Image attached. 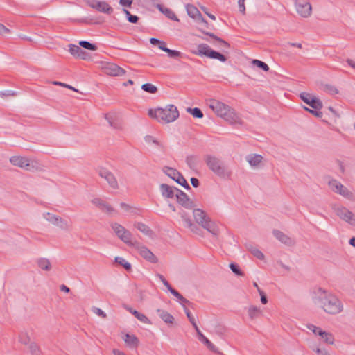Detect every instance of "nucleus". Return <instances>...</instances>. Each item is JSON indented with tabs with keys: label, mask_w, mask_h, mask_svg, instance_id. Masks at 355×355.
<instances>
[{
	"label": "nucleus",
	"mask_w": 355,
	"mask_h": 355,
	"mask_svg": "<svg viewBox=\"0 0 355 355\" xmlns=\"http://www.w3.org/2000/svg\"><path fill=\"white\" fill-rule=\"evenodd\" d=\"M313 303L321 308L324 312L336 315L343 310L342 302L333 293L322 288H318L312 292Z\"/></svg>",
	"instance_id": "1"
},
{
	"label": "nucleus",
	"mask_w": 355,
	"mask_h": 355,
	"mask_svg": "<svg viewBox=\"0 0 355 355\" xmlns=\"http://www.w3.org/2000/svg\"><path fill=\"white\" fill-rule=\"evenodd\" d=\"M150 118L157 120L159 123H169L175 121L179 117V111L174 105H168L164 108L157 107L148 110Z\"/></svg>",
	"instance_id": "2"
},
{
	"label": "nucleus",
	"mask_w": 355,
	"mask_h": 355,
	"mask_svg": "<svg viewBox=\"0 0 355 355\" xmlns=\"http://www.w3.org/2000/svg\"><path fill=\"white\" fill-rule=\"evenodd\" d=\"M204 159L208 168L216 175L223 179L230 178L232 174L231 171L218 157L214 155H207L205 156Z\"/></svg>",
	"instance_id": "3"
},
{
	"label": "nucleus",
	"mask_w": 355,
	"mask_h": 355,
	"mask_svg": "<svg viewBox=\"0 0 355 355\" xmlns=\"http://www.w3.org/2000/svg\"><path fill=\"white\" fill-rule=\"evenodd\" d=\"M195 54L199 56H206L209 58L218 60L222 62L227 60V58L222 53L211 49L207 44H200L197 46V51Z\"/></svg>",
	"instance_id": "4"
},
{
	"label": "nucleus",
	"mask_w": 355,
	"mask_h": 355,
	"mask_svg": "<svg viewBox=\"0 0 355 355\" xmlns=\"http://www.w3.org/2000/svg\"><path fill=\"white\" fill-rule=\"evenodd\" d=\"M162 171L166 175L175 181L180 185L182 186L185 189H191V187L187 182L186 179L177 169L168 166H164Z\"/></svg>",
	"instance_id": "5"
},
{
	"label": "nucleus",
	"mask_w": 355,
	"mask_h": 355,
	"mask_svg": "<svg viewBox=\"0 0 355 355\" xmlns=\"http://www.w3.org/2000/svg\"><path fill=\"white\" fill-rule=\"evenodd\" d=\"M116 236L129 246H135V243L132 240V234L121 225L114 223L111 225Z\"/></svg>",
	"instance_id": "6"
},
{
	"label": "nucleus",
	"mask_w": 355,
	"mask_h": 355,
	"mask_svg": "<svg viewBox=\"0 0 355 355\" xmlns=\"http://www.w3.org/2000/svg\"><path fill=\"white\" fill-rule=\"evenodd\" d=\"M336 214L343 220L355 227V214L345 207L334 208Z\"/></svg>",
	"instance_id": "7"
},
{
	"label": "nucleus",
	"mask_w": 355,
	"mask_h": 355,
	"mask_svg": "<svg viewBox=\"0 0 355 355\" xmlns=\"http://www.w3.org/2000/svg\"><path fill=\"white\" fill-rule=\"evenodd\" d=\"M87 4L98 12L110 15L113 12V8L106 2L98 0H87Z\"/></svg>",
	"instance_id": "8"
},
{
	"label": "nucleus",
	"mask_w": 355,
	"mask_h": 355,
	"mask_svg": "<svg viewBox=\"0 0 355 355\" xmlns=\"http://www.w3.org/2000/svg\"><path fill=\"white\" fill-rule=\"evenodd\" d=\"M295 8L297 13L302 17L311 15L312 8L308 0H295Z\"/></svg>",
	"instance_id": "9"
},
{
	"label": "nucleus",
	"mask_w": 355,
	"mask_h": 355,
	"mask_svg": "<svg viewBox=\"0 0 355 355\" xmlns=\"http://www.w3.org/2000/svg\"><path fill=\"white\" fill-rule=\"evenodd\" d=\"M300 98L308 105L313 109L322 108V102L316 96L306 92H302L300 94Z\"/></svg>",
	"instance_id": "10"
},
{
	"label": "nucleus",
	"mask_w": 355,
	"mask_h": 355,
	"mask_svg": "<svg viewBox=\"0 0 355 355\" xmlns=\"http://www.w3.org/2000/svg\"><path fill=\"white\" fill-rule=\"evenodd\" d=\"M135 243L136 248L139 252V254L146 260L152 263H156L158 262V259L157 257L146 246L141 245L137 241H134Z\"/></svg>",
	"instance_id": "11"
},
{
	"label": "nucleus",
	"mask_w": 355,
	"mask_h": 355,
	"mask_svg": "<svg viewBox=\"0 0 355 355\" xmlns=\"http://www.w3.org/2000/svg\"><path fill=\"white\" fill-rule=\"evenodd\" d=\"M98 174L100 177L105 179L112 189H117L119 188L118 182L114 175L109 170L101 167L98 169Z\"/></svg>",
	"instance_id": "12"
},
{
	"label": "nucleus",
	"mask_w": 355,
	"mask_h": 355,
	"mask_svg": "<svg viewBox=\"0 0 355 355\" xmlns=\"http://www.w3.org/2000/svg\"><path fill=\"white\" fill-rule=\"evenodd\" d=\"M44 217L47 221H49V223H52L54 225L59 227L62 230H67L70 227L67 220L57 215L47 212L46 214H45Z\"/></svg>",
	"instance_id": "13"
},
{
	"label": "nucleus",
	"mask_w": 355,
	"mask_h": 355,
	"mask_svg": "<svg viewBox=\"0 0 355 355\" xmlns=\"http://www.w3.org/2000/svg\"><path fill=\"white\" fill-rule=\"evenodd\" d=\"M175 197L177 202L187 209H191L194 204L188 195L178 188H175Z\"/></svg>",
	"instance_id": "14"
},
{
	"label": "nucleus",
	"mask_w": 355,
	"mask_h": 355,
	"mask_svg": "<svg viewBox=\"0 0 355 355\" xmlns=\"http://www.w3.org/2000/svg\"><path fill=\"white\" fill-rule=\"evenodd\" d=\"M105 73L112 76H121L125 74V71L114 63H107L103 67Z\"/></svg>",
	"instance_id": "15"
},
{
	"label": "nucleus",
	"mask_w": 355,
	"mask_h": 355,
	"mask_svg": "<svg viewBox=\"0 0 355 355\" xmlns=\"http://www.w3.org/2000/svg\"><path fill=\"white\" fill-rule=\"evenodd\" d=\"M10 163L19 168L30 171L32 168L28 158L22 156H12L10 158Z\"/></svg>",
	"instance_id": "16"
},
{
	"label": "nucleus",
	"mask_w": 355,
	"mask_h": 355,
	"mask_svg": "<svg viewBox=\"0 0 355 355\" xmlns=\"http://www.w3.org/2000/svg\"><path fill=\"white\" fill-rule=\"evenodd\" d=\"M209 107L221 118L224 112L229 110V106L227 105L216 100H211Z\"/></svg>",
	"instance_id": "17"
},
{
	"label": "nucleus",
	"mask_w": 355,
	"mask_h": 355,
	"mask_svg": "<svg viewBox=\"0 0 355 355\" xmlns=\"http://www.w3.org/2000/svg\"><path fill=\"white\" fill-rule=\"evenodd\" d=\"M272 234L279 241L288 246H293L295 243L294 239L280 230H273Z\"/></svg>",
	"instance_id": "18"
},
{
	"label": "nucleus",
	"mask_w": 355,
	"mask_h": 355,
	"mask_svg": "<svg viewBox=\"0 0 355 355\" xmlns=\"http://www.w3.org/2000/svg\"><path fill=\"white\" fill-rule=\"evenodd\" d=\"M222 118L230 124H241V121L238 114L235 112L234 110L229 106V110L224 112Z\"/></svg>",
	"instance_id": "19"
},
{
	"label": "nucleus",
	"mask_w": 355,
	"mask_h": 355,
	"mask_svg": "<svg viewBox=\"0 0 355 355\" xmlns=\"http://www.w3.org/2000/svg\"><path fill=\"white\" fill-rule=\"evenodd\" d=\"M69 51L70 53L76 58H80L83 60H87L89 58L88 53L82 49V47L75 44L69 45Z\"/></svg>",
	"instance_id": "20"
},
{
	"label": "nucleus",
	"mask_w": 355,
	"mask_h": 355,
	"mask_svg": "<svg viewBox=\"0 0 355 355\" xmlns=\"http://www.w3.org/2000/svg\"><path fill=\"white\" fill-rule=\"evenodd\" d=\"M175 187L169 186L163 183L159 186V190L162 196L165 198H173L175 196Z\"/></svg>",
	"instance_id": "21"
},
{
	"label": "nucleus",
	"mask_w": 355,
	"mask_h": 355,
	"mask_svg": "<svg viewBox=\"0 0 355 355\" xmlns=\"http://www.w3.org/2000/svg\"><path fill=\"white\" fill-rule=\"evenodd\" d=\"M329 185L332 187V188H334V191L337 193H339L345 197H348L350 195V192L348 189L336 180L330 181Z\"/></svg>",
	"instance_id": "22"
},
{
	"label": "nucleus",
	"mask_w": 355,
	"mask_h": 355,
	"mask_svg": "<svg viewBox=\"0 0 355 355\" xmlns=\"http://www.w3.org/2000/svg\"><path fill=\"white\" fill-rule=\"evenodd\" d=\"M123 339L125 344L130 348H136L139 344L137 337L133 334H125L123 336Z\"/></svg>",
	"instance_id": "23"
},
{
	"label": "nucleus",
	"mask_w": 355,
	"mask_h": 355,
	"mask_svg": "<svg viewBox=\"0 0 355 355\" xmlns=\"http://www.w3.org/2000/svg\"><path fill=\"white\" fill-rule=\"evenodd\" d=\"M157 313L159 317L164 322H166V324H173L174 320H175L174 317L171 313H169L168 311L163 310V309H157Z\"/></svg>",
	"instance_id": "24"
},
{
	"label": "nucleus",
	"mask_w": 355,
	"mask_h": 355,
	"mask_svg": "<svg viewBox=\"0 0 355 355\" xmlns=\"http://www.w3.org/2000/svg\"><path fill=\"white\" fill-rule=\"evenodd\" d=\"M201 226L213 235L216 236L218 233V227L213 221L209 220V218L201 225Z\"/></svg>",
	"instance_id": "25"
},
{
	"label": "nucleus",
	"mask_w": 355,
	"mask_h": 355,
	"mask_svg": "<svg viewBox=\"0 0 355 355\" xmlns=\"http://www.w3.org/2000/svg\"><path fill=\"white\" fill-rule=\"evenodd\" d=\"M193 216L196 223L200 225L208 218L205 212L200 209H194Z\"/></svg>",
	"instance_id": "26"
},
{
	"label": "nucleus",
	"mask_w": 355,
	"mask_h": 355,
	"mask_svg": "<svg viewBox=\"0 0 355 355\" xmlns=\"http://www.w3.org/2000/svg\"><path fill=\"white\" fill-rule=\"evenodd\" d=\"M173 296H175L176 298H178L180 300V304L183 306V308L185 306V304H187L193 308V303L189 301L187 299H186L184 297H183L178 291L175 289H171L170 292Z\"/></svg>",
	"instance_id": "27"
},
{
	"label": "nucleus",
	"mask_w": 355,
	"mask_h": 355,
	"mask_svg": "<svg viewBox=\"0 0 355 355\" xmlns=\"http://www.w3.org/2000/svg\"><path fill=\"white\" fill-rule=\"evenodd\" d=\"M159 10L164 14L168 19L173 20L175 21H179V19L175 14V12L170 8L162 7L160 5H158Z\"/></svg>",
	"instance_id": "28"
},
{
	"label": "nucleus",
	"mask_w": 355,
	"mask_h": 355,
	"mask_svg": "<svg viewBox=\"0 0 355 355\" xmlns=\"http://www.w3.org/2000/svg\"><path fill=\"white\" fill-rule=\"evenodd\" d=\"M202 33H204L205 35H208L210 37L214 39L216 41H217L223 47L225 48V49H229L230 48V44L225 41L224 40H223L222 38L218 37L217 35H216L215 34L212 33H210V32H207V31H201Z\"/></svg>",
	"instance_id": "29"
},
{
	"label": "nucleus",
	"mask_w": 355,
	"mask_h": 355,
	"mask_svg": "<svg viewBox=\"0 0 355 355\" xmlns=\"http://www.w3.org/2000/svg\"><path fill=\"white\" fill-rule=\"evenodd\" d=\"M319 336L324 340V341L329 345H333L334 343V336L331 333L327 332L323 330L319 331Z\"/></svg>",
	"instance_id": "30"
},
{
	"label": "nucleus",
	"mask_w": 355,
	"mask_h": 355,
	"mask_svg": "<svg viewBox=\"0 0 355 355\" xmlns=\"http://www.w3.org/2000/svg\"><path fill=\"white\" fill-rule=\"evenodd\" d=\"M263 159V157L260 155H250L247 157V160L252 166H257Z\"/></svg>",
	"instance_id": "31"
},
{
	"label": "nucleus",
	"mask_w": 355,
	"mask_h": 355,
	"mask_svg": "<svg viewBox=\"0 0 355 355\" xmlns=\"http://www.w3.org/2000/svg\"><path fill=\"white\" fill-rule=\"evenodd\" d=\"M250 319L254 320L259 318L261 314V309L255 306H250L248 311Z\"/></svg>",
	"instance_id": "32"
},
{
	"label": "nucleus",
	"mask_w": 355,
	"mask_h": 355,
	"mask_svg": "<svg viewBox=\"0 0 355 355\" xmlns=\"http://www.w3.org/2000/svg\"><path fill=\"white\" fill-rule=\"evenodd\" d=\"M38 267L44 270H50L51 264L50 261L46 258H40L37 261Z\"/></svg>",
	"instance_id": "33"
},
{
	"label": "nucleus",
	"mask_w": 355,
	"mask_h": 355,
	"mask_svg": "<svg viewBox=\"0 0 355 355\" xmlns=\"http://www.w3.org/2000/svg\"><path fill=\"white\" fill-rule=\"evenodd\" d=\"M115 263L121 266L126 271L130 272L132 270L131 264L125 259L121 257H116L114 259Z\"/></svg>",
	"instance_id": "34"
},
{
	"label": "nucleus",
	"mask_w": 355,
	"mask_h": 355,
	"mask_svg": "<svg viewBox=\"0 0 355 355\" xmlns=\"http://www.w3.org/2000/svg\"><path fill=\"white\" fill-rule=\"evenodd\" d=\"M28 349L31 355H43L40 346L35 342L29 343Z\"/></svg>",
	"instance_id": "35"
},
{
	"label": "nucleus",
	"mask_w": 355,
	"mask_h": 355,
	"mask_svg": "<svg viewBox=\"0 0 355 355\" xmlns=\"http://www.w3.org/2000/svg\"><path fill=\"white\" fill-rule=\"evenodd\" d=\"M135 227L147 236H150L153 232L152 230L149 228V227L143 223H137L135 224Z\"/></svg>",
	"instance_id": "36"
},
{
	"label": "nucleus",
	"mask_w": 355,
	"mask_h": 355,
	"mask_svg": "<svg viewBox=\"0 0 355 355\" xmlns=\"http://www.w3.org/2000/svg\"><path fill=\"white\" fill-rule=\"evenodd\" d=\"M187 112L191 114L194 118L197 119H201L204 116L202 110L198 107H188L187 108Z\"/></svg>",
	"instance_id": "37"
},
{
	"label": "nucleus",
	"mask_w": 355,
	"mask_h": 355,
	"mask_svg": "<svg viewBox=\"0 0 355 355\" xmlns=\"http://www.w3.org/2000/svg\"><path fill=\"white\" fill-rule=\"evenodd\" d=\"M130 311L141 322L146 324L150 323L149 319L144 314L141 313L136 310L132 311V309H130Z\"/></svg>",
	"instance_id": "38"
},
{
	"label": "nucleus",
	"mask_w": 355,
	"mask_h": 355,
	"mask_svg": "<svg viewBox=\"0 0 355 355\" xmlns=\"http://www.w3.org/2000/svg\"><path fill=\"white\" fill-rule=\"evenodd\" d=\"M186 9H187V12L188 15L190 17L193 18V19H195L196 17L200 12V11L194 6L191 5V4H188L186 6Z\"/></svg>",
	"instance_id": "39"
},
{
	"label": "nucleus",
	"mask_w": 355,
	"mask_h": 355,
	"mask_svg": "<svg viewBox=\"0 0 355 355\" xmlns=\"http://www.w3.org/2000/svg\"><path fill=\"white\" fill-rule=\"evenodd\" d=\"M199 339L201 342L206 345V346L211 351L216 352V348L214 345L202 334L199 336Z\"/></svg>",
	"instance_id": "40"
},
{
	"label": "nucleus",
	"mask_w": 355,
	"mask_h": 355,
	"mask_svg": "<svg viewBox=\"0 0 355 355\" xmlns=\"http://www.w3.org/2000/svg\"><path fill=\"white\" fill-rule=\"evenodd\" d=\"M141 89L149 94H155L158 90L157 87L151 83L143 84Z\"/></svg>",
	"instance_id": "41"
},
{
	"label": "nucleus",
	"mask_w": 355,
	"mask_h": 355,
	"mask_svg": "<svg viewBox=\"0 0 355 355\" xmlns=\"http://www.w3.org/2000/svg\"><path fill=\"white\" fill-rule=\"evenodd\" d=\"M186 163L191 170L196 169L197 161H196V158L194 156H193V155L187 156L186 157Z\"/></svg>",
	"instance_id": "42"
},
{
	"label": "nucleus",
	"mask_w": 355,
	"mask_h": 355,
	"mask_svg": "<svg viewBox=\"0 0 355 355\" xmlns=\"http://www.w3.org/2000/svg\"><path fill=\"white\" fill-rule=\"evenodd\" d=\"M79 45L80 46V47L90 51H96L97 49V46L96 44L90 43L85 40L80 41Z\"/></svg>",
	"instance_id": "43"
},
{
	"label": "nucleus",
	"mask_w": 355,
	"mask_h": 355,
	"mask_svg": "<svg viewBox=\"0 0 355 355\" xmlns=\"http://www.w3.org/2000/svg\"><path fill=\"white\" fill-rule=\"evenodd\" d=\"M19 342L24 345H28L30 343V337L27 332L21 331L19 334Z\"/></svg>",
	"instance_id": "44"
},
{
	"label": "nucleus",
	"mask_w": 355,
	"mask_h": 355,
	"mask_svg": "<svg viewBox=\"0 0 355 355\" xmlns=\"http://www.w3.org/2000/svg\"><path fill=\"white\" fill-rule=\"evenodd\" d=\"M252 62L254 66L257 67L258 68L262 69L264 71H268L270 69L268 65L263 61L255 59L253 60Z\"/></svg>",
	"instance_id": "45"
},
{
	"label": "nucleus",
	"mask_w": 355,
	"mask_h": 355,
	"mask_svg": "<svg viewBox=\"0 0 355 355\" xmlns=\"http://www.w3.org/2000/svg\"><path fill=\"white\" fill-rule=\"evenodd\" d=\"M250 252L258 259L259 260H263L264 259V254L261 252L259 249L254 248L252 246H250L248 248Z\"/></svg>",
	"instance_id": "46"
},
{
	"label": "nucleus",
	"mask_w": 355,
	"mask_h": 355,
	"mask_svg": "<svg viewBox=\"0 0 355 355\" xmlns=\"http://www.w3.org/2000/svg\"><path fill=\"white\" fill-rule=\"evenodd\" d=\"M144 140L148 144L152 143V144H155L156 146H157L158 147H159L161 148H164L163 144L162 143H160L158 140H157L155 138H154L151 135H146V136H145Z\"/></svg>",
	"instance_id": "47"
},
{
	"label": "nucleus",
	"mask_w": 355,
	"mask_h": 355,
	"mask_svg": "<svg viewBox=\"0 0 355 355\" xmlns=\"http://www.w3.org/2000/svg\"><path fill=\"white\" fill-rule=\"evenodd\" d=\"M105 119L109 123L110 125L114 128H119V125L115 122V116L113 114H106L105 116Z\"/></svg>",
	"instance_id": "48"
},
{
	"label": "nucleus",
	"mask_w": 355,
	"mask_h": 355,
	"mask_svg": "<svg viewBox=\"0 0 355 355\" xmlns=\"http://www.w3.org/2000/svg\"><path fill=\"white\" fill-rule=\"evenodd\" d=\"M230 268L231 270L236 275L238 276H243L244 273L243 271L240 269L239 266L235 263H231L230 264Z\"/></svg>",
	"instance_id": "49"
},
{
	"label": "nucleus",
	"mask_w": 355,
	"mask_h": 355,
	"mask_svg": "<svg viewBox=\"0 0 355 355\" xmlns=\"http://www.w3.org/2000/svg\"><path fill=\"white\" fill-rule=\"evenodd\" d=\"M304 109L307 111L308 112L312 114L313 116L318 117V118H321L323 115L322 112L320 111V110L322 108H317V109H310V108H308L305 106H304Z\"/></svg>",
	"instance_id": "50"
},
{
	"label": "nucleus",
	"mask_w": 355,
	"mask_h": 355,
	"mask_svg": "<svg viewBox=\"0 0 355 355\" xmlns=\"http://www.w3.org/2000/svg\"><path fill=\"white\" fill-rule=\"evenodd\" d=\"M157 277L159 279V280L163 283V284L167 288L169 292H171V289L173 288L171 286L168 282L165 279V277L161 274H157Z\"/></svg>",
	"instance_id": "51"
},
{
	"label": "nucleus",
	"mask_w": 355,
	"mask_h": 355,
	"mask_svg": "<svg viewBox=\"0 0 355 355\" xmlns=\"http://www.w3.org/2000/svg\"><path fill=\"white\" fill-rule=\"evenodd\" d=\"M324 88L325 90L331 95L337 94L338 93V89L331 85L327 84L325 85Z\"/></svg>",
	"instance_id": "52"
},
{
	"label": "nucleus",
	"mask_w": 355,
	"mask_h": 355,
	"mask_svg": "<svg viewBox=\"0 0 355 355\" xmlns=\"http://www.w3.org/2000/svg\"><path fill=\"white\" fill-rule=\"evenodd\" d=\"M92 311L103 318H107L106 313L103 310H101L100 308L94 306L92 308Z\"/></svg>",
	"instance_id": "53"
},
{
	"label": "nucleus",
	"mask_w": 355,
	"mask_h": 355,
	"mask_svg": "<svg viewBox=\"0 0 355 355\" xmlns=\"http://www.w3.org/2000/svg\"><path fill=\"white\" fill-rule=\"evenodd\" d=\"M168 53V56L171 58H177L180 56L181 53L176 50H172L170 49H168L167 51L166 52Z\"/></svg>",
	"instance_id": "54"
},
{
	"label": "nucleus",
	"mask_w": 355,
	"mask_h": 355,
	"mask_svg": "<svg viewBox=\"0 0 355 355\" xmlns=\"http://www.w3.org/2000/svg\"><path fill=\"white\" fill-rule=\"evenodd\" d=\"M195 19H196V21L198 23L202 24L206 27L208 26L207 21L205 19V18L202 17V14L200 12L198 13V15L196 17Z\"/></svg>",
	"instance_id": "55"
},
{
	"label": "nucleus",
	"mask_w": 355,
	"mask_h": 355,
	"mask_svg": "<svg viewBox=\"0 0 355 355\" xmlns=\"http://www.w3.org/2000/svg\"><path fill=\"white\" fill-rule=\"evenodd\" d=\"M92 202L101 209L105 202L101 198H94L92 200Z\"/></svg>",
	"instance_id": "56"
},
{
	"label": "nucleus",
	"mask_w": 355,
	"mask_h": 355,
	"mask_svg": "<svg viewBox=\"0 0 355 355\" xmlns=\"http://www.w3.org/2000/svg\"><path fill=\"white\" fill-rule=\"evenodd\" d=\"M183 221L185 227L189 228H191L192 227L197 228V225L193 223L190 218H183Z\"/></svg>",
	"instance_id": "57"
},
{
	"label": "nucleus",
	"mask_w": 355,
	"mask_h": 355,
	"mask_svg": "<svg viewBox=\"0 0 355 355\" xmlns=\"http://www.w3.org/2000/svg\"><path fill=\"white\" fill-rule=\"evenodd\" d=\"M258 293L260 295L261 303L266 304L268 302V299L265 293L260 288H258Z\"/></svg>",
	"instance_id": "58"
},
{
	"label": "nucleus",
	"mask_w": 355,
	"mask_h": 355,
	"mask_svg": "<svg viewBox=\"0 0 355 355\" xmlns=\"http://www.w3.org/2000/svg\"><path fill=\"white\" fill-rule=\"evenodd\" d=\"M184 311L191 324L196 321L194 317L192 315L191 313L187 308V306L184 307Z\"/></svg>",
	"instance_id": "59"
},
{
	"label": "nucleus",
	"mask_w": 355,
	"mask_h": 355,
	"mask_svg": "<svg viewBox=\"0 0 355 355\" xmlns=\"http://www.w3.org/2000/svg\"><path fill=\"white\" fill-rule=\"evenodd\" d=\"M245 0H239L238 4L239 8V11L243 15L245 14Z\"/></svg>",
	"instance_id": "60"
},
{
	"label": "nucleus",
	"mask_w": 355,
	"mask_h": 355,
	"mask_svg": "<svg viewBox=\"0 0 355 355\" xmlns=\"http://www.w3.org/2000/svg\"><path fill=\"white\" fill-rule=\"evenodd\" d=\"M318 355H330L329 353L324 348L316 347L313 349Z\"/></svg>",
	"instance_id": "61"
},
{
	"label": "nucleus",
	"mask_w": 355,
	"mask_h": 355,
	"mask_svg": "<svg viewBox=\"0 0 355 355\" xmlns=\"http://www.w3.org/2000/svg\"><path fill=\"white\" fill-rule=\"evenodd\" d=\"M101 210L103 211H105V212L108 213V214H110L112 211H114V209L110 205H108L106 202H105V204H104L103 207H102Z\"/></svg>",
	"instance_id": "62"
},
{
	"label": "nucleus",
	"mask_w": 355,
	"mask_h": 355,
	"mask_svg": "<svg viewBox=\"0 0 355 355\" xmlns=\"http://www.w3.org/2000/svg\"><path fill=\"white\" fill-rule=\"evenodd\" d=\"M308 329L311 330L313 334H318L319 336V331L322 330L320 328L313 325V324H309L307 326Z\"/></svg>",
	"instance_id": "63"
},
{
	"label": "nucleus",
	"mask_w": 355,
	"mask_h": 355,
	"mask_svg": "<svg viewBox=\"0 0 355 355\" xmlns=\"http://www.w3.org/2000/svg\"><path fill=\"white\" fill-rule=\"evenodd\" d=\"M139 19V18L137 15H133L131 14L130 16H128V21L132 24H137Z\"/></svg>",
	"instance_id": "64"
}]
</instances>
